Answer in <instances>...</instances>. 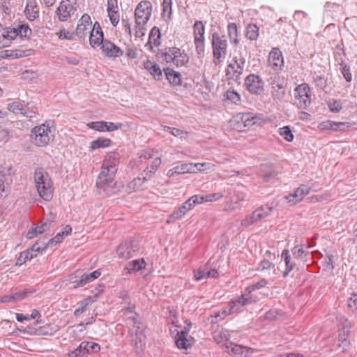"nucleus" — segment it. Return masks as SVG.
I'll use <instances>...</instances> for the list:
<instances>
[{
  "instance_id": "f257e3e1",
  "label": "nucleus",
  "mask_w": 357,
  "mask_h": 357,
  "mask_svg": "<svg viewBox=\"0 0 357 357\" xmlns=\"http://www.w3.org/2000/svg\"><path fill=\"white\" fill-rule=\"evenodd\" d=\"M123 315L126 324L130 327H132L130 328V334L132 342L135 347V351L140 354L145 348L146 343L144 327L140 321L139 316L133 311L132 307H128L125 310Z\"/></svg>"
},
{
  "instance_id": "f03ea898",
  "label": "nucleus",
  "mask_w": 357,
  "mask_h": 357,
  "mask_svg": "<svg viewBox=\"0 0 357 357\" xmlns=\"http://www.w3.org/2000/svg\"><path fill=\"white\" fill-rule=\"evenodd\" d=\"M31 139L38 147H44L50 144L54 137L50 122L45 123L33 127L31 130Z\"/></svg>"
},
{
  "instance_id": "7ed1b4c3",
  "label": "nucleus",
  "mask_w": 357,
  "mask_h": 357,
  "mask_svg": "<svg viewBox=\"0 0 357 357\" xmlns=\"http://www.w3.org/2000/svg\"><path fill=\"white\" fill-rule=\"evenodd\" d=\"M119 164V158L115 153H109L105 158V167L110 168V173L105 174V171H101L96 181V186L104 190L106 187L109 186L114 180V177L117 171V165Z\"/></svg>"
},
{
  "instance_id": "20e7f679",
  "label": "nucleus",
  "mask_w": 357,
  "mask_h": 357,
  "mask_svg": "<svg viewBox=\"0 0 357 357\" xmlns=\"http://www.w3.org/2000/svg\"><path fill=\"white\" fill-rule=\"evenodd\" d=\"M36 190L44 200L49 201L53 197L52 182L48 174L43 169H38L34 174Z\"/></svg>"
},
{
  "instance_id": "39448f33",
  "label": "nucleus",
  "mask_w": 357,
  "mask_h": 357,
  "mask_svg": "<svg viewBox=\"0 0 357 357\" xmlns=\"http://www.w3.org/2000/svg\"><path fill=\"white\" fill-rule=\"evenodd\" d=\"M213 61L215 65L222 63L226 58L228 49V41L225 35L214 32L211 37Z\"/></svg>"
},
{
  "instance_id": "423d86ee",
  "label": "nucleus",
  "mask_w": 357,
  "mask_h": 357,
  "mask_svg": "<svg viewBox=\"0 0 357 357\" xmlns=\"http://www.w3.org/2000/svg\"><path fill=\"white\" fill-rule=\"evenodd\" d=\"M245 58L238 53L231 59L226 69V76L228 79L237 81L244 72Z\"/></svg>"
},
{
  "instance_id": "0eeeda50",
  "label": "nucleus",
  "mask_w": 357,
  "mask_h": 357,
  "mask_svg": "<svg viewBox=\"0 0 357 357\" xmlns=\"http://www.w3.org/2000/svg\"><path fill=\"white\" fill-rule=\"evenodd\" d=\"M162 58L166 63H172L176 67L184 66L189 61V57L185 51L176 47L166 49Z\"/></svg>"
},
{
  "instance_id": "6e6552de",
  "label": "nucleus",
  "mask_w": 357,
  "mask_h": 357,
  "mask_svg": "<svg viewBox=\"0 0 357 357\" xmlns=\"http://www.w3.org/2000/svg\"><path fill=\"white\" fill-rule=\"evenodd\" d=\"M193 37L196 53L199 57H202L205 50V26L202 21H195L193 25Z\"/></svg>"
},
{
  "instance_id": "1a4fd4ad",
  "label": "nucleus",
  "mask_w": 357,
  "mask_h": 357,
  "mask_svg": "<svg viewBox=\"0 0 357 357\" xmlns=\"http://www.w3.org/2000/svg\"><path fill=\"white\" fill-rule=\"evenodd\" d=\"M312 92L307 84L298 85L294 90L295 104L300 109H307L311 104Z\"/></svg>"
},
{
  "instance_id": "9d476101",
  "label": "nucleus",
  "mask_w": 357,
  "mask_h": 357,
  "mask_svg": "<svg viewBox=\"0 0 357 357\" xmlns=\"http://www.w3.org/2000/svg\"><path fill=\"white\" fill-rule=\"evenodd\" d=\"M152 13V4L149 1L139 3L135 10V24L146 25L150 20Z\"/></svg>"
},
{
  "instance_id": "9b49d317",
  "label": "nucleus",
  "mask_w": 357,
  "mask_h": 357,
  "mask_svg": "<svg viewBox=\"0 0 357 357\" xmlns=\"http://www.w3.org/2000/svg\"><path fill=\"white\" fill-rule=\"evenodd\" d=\"M257 301L256 298L252 295L247 294L245 290L244 292L240 296L229 301L228 306L230 312L235 313L240 312L243 306L252 304Z\"/></svg>"
},
{
  "instance_id": "f8f14e48",
  "label": "nucleus",
  "mask_w": 357,
  "mask_h": 357,
  "mask_svg": "<svg viewBox=\"0 0 357 357\" xmlns=\"http://www.w3.org/2000/svg\"><path fill=\"white\" fill-rule=\"evenodd\" d=\"M76 10L73 2L70 0H62L56 8V13L59 21L66 22L75 14Z\"/></svg>"
},
{
  "instance_id": "ddd939ff",
  "label": "nucleus",
  "mask_w": 357,
  "mask_h": 357,
  "mask_svg": "<svg viewBox=\"0 0 357 357\" xmlns=\"http://www.w3.org/2000/svg\"><path fill=\"white\" fill-rule=\"evenodd\" d=\"M245 86L252 94L259 95L264 91V83L259 76L250 74L245 79Z\"/></svg>"
},
{
  "instance_id": "4468645a",
  "label": "nucleus",
  "mask_w": 357,
  "mask_h": 357,
  "mask_svg": "<svg viewBox=\"0 0 357 357\" xmlns=\"http://www.w3.org/2000/svg\"><path fill=\"white\" fill-rule=\"evenodd\" d=\"M11 183L12 168L10 167H3L0 171V198L8 195Z\"/></svg>"
},
{
  "instance_id": "2eb2a0df",
  "label": "nucleus",
  "mask_w": 357,
  "mask_h": 357,
  "mask_svg": "<svg viewBox=\"0 0 357 357\" xmlns=\"http://www.w3.org/2000/svg\"><path fill=\"white\" fill-rule=\"evenodd\" d=\"M92 22L90 15L84 14L81 19L79 20L75 30V36H77L80 39H84L86 37L88 33L91 31Z\"/></svg>"
},
{
  "instance_id": "dca6fc26",
  "label": "nucleus",
  "mask_w": 357,
  "mask_h": 357,
  "mask_svg": "<svg viewBox=\"0 0 357 357\" xmlns=\"http://www.w3.org/2000/svg\"><path fill=\"white\" fill-rule=\"evenodd\" d=\"M268 66L274 70H281L284 66V60L281 51L273 47L269 53L268 58Z\"/></svg>"
},
{
  "instance_id": "f3484780",
  "label": "nucleus",
  "mask_w": 357,
  "mask_h": 357,
  "mask_svg": "<svg viewBox=\"0 0 357 357\" xmlns=\"http://www.w3.org/2000/svg\"><path fill=\"white\" fill-rule=\"evenodd\" d=\"M138 250L137 243L134 241H130L119 245L116 250V253L121 258L129 259L133 257Z\"/></svg>"
},
{
  "instance_id": "a211bd4d",
  "label": "nucleus",
  "mask_w": 357,
  "mask_h": 357,
  "mask_svg": "<svg viewBox=\"0 0 357 357\" xmlns=\"http://www.w3.org/2000/svg\"><path fill=\"white\" fill-rule=\"evenodd\" d=\"M101 50L105 56L116 58L123 55V51L109 40H105L101 45Z\"/></svg>"
},
{
  "instance_id": "6ab92c4d",
  "label": "nucleus",
  "mask_w": 357,
  "mask_h": 357,
  "mask_svg": "<svg viewBox=\"0 0 357 357\" xmlns=\"http://www.w3.org/2000/svg\"><path fill=\"white\" fill-rule=\"evenodd\" d=\"M104 42L102 29L99 23L96 22L90 33L89 43L91 47H96V46L102 45Z\"/></svg>"
},
{
  "instance_id": "aec40b11",
  "label": "nucleus",
  "mask_w": 357,
  "mask_h": 357,
  "mask_svg": "<svg viewBox=\"0 0 357 357\" xmlns=\"http://www.w3.org/2000/svg\"><path fill=\"white\" fill-rule=\"evenodd\" d=\"M271 94L275 100H282L285 96L284 86L277 77L271 78Z\"/></svg>"
},
{
  "instance_id": "412c9836",
  "label": "nucleus",
  "mask_w": 357,
  "mask_h": 357,
  "mask_svg": "<svg viewBox=\"0 0 357 357\" xmlns=\"http://www.w3.org/2000/svg\"><path fill=\"white\" fill-rule=\"evenodd\" d=\"M257 270L263 273L264 276L274 279L278 275L275 265L268 260L264 259L258 265Z\"/></svg>"
},
{
  "instance_id": "4be33fe9",
  "label": "nucleus",
  "mask_w": 357,
  "mask_h": 357,
  "mask_svg": "<svg viewBox=\"0 0 357 357\" xmlns=\"http://www.w3.org/2000/svg\"><path fill=\"white\" fill-rule=\"evenodd\" d=\"M310 192V188L305 186L301 185L292 194H290L289 196H286L285 198L289 203L291 205H294L298 202L301 201L304 196L309 194Z\"/></svg>"
},
{
  "instance_id": "5701e85b",
  "label": "nucleus",
  "mask_w": 357,
  "mask_h": 357,
  "mask_svg": "<svg viewBox=\"0 0 357 357\" xmlns=\"http://www.w3.org/2000/svg\"><path fill=\"white\" fill-rule=\"evenodd\" d=\"M97 291L98 292L95 294V298H92L91 296H89L88 298L79 303V307H77L74 312V315L75 317H78L84 312L86 310V307L93 303L96 300V298L98 297V294L102 292L103 287L100 285L98 287Z\"/></svg>"
},
{
  "instance_id": "b1692460",
  "label": "nucleus",
  "mask_w": 357,
  "mask_h": 357,
  "mask_svg": "<svg viewBox=\"0 0 357 357\" xmlns=\"http://www.w3.org/2000/svg\"><path fill=\"white\" fill-rule=\"evenodd\" d=\"M144 68L156 80H160L162 78V72L160 66L154 61L146 60L144 62Z\"/></svg>"
},
{
  "instance_id": "393cba45",
  "label": "nucleus",
  "mask_w": 357,
  "mask_h": 357,
  "mask_svg": "<svg viewBox=\"0 0 357 357\" xmlns=\"http://www.w3.org/2000/svg\"><path fill=\"white\" fill-rule=\"evenodd\" d=\"M79 350L85 357L87 355L98 353L100 351V346L93 342L84 341L79 344Z\"/></svg>"
},
{
  "instance_id": "a878e982",
  "label": "nucleus",
  "mask_w": 357,
  "mask_h": 357,
  "mask_svg": "<svg viewBox=\"0 0 357 357\" xmlns=\"http://www.w3.org/2000/svg\"><path fill=\"white\" fill-rule=\"evenodd\" d=\"M195 340L192 336L185 337L183 333H177L175 337L176 347L179 349H188L194 344Z\"/></svg>"
},
{
  "instance_id": "bb28decb",
  "label": "nucleus",
  "mask_w": 357,
  "mask_h": 357,
  "mask_svg": "<svg viewBox=\"0 0 357 357\" xmlns=\"http://www.w3.org/2000/svg\"><path fill=\"white\" fill-rule=\"evenodd\" d=\"M227 34L231 45H237L239 44V31L236 23L231 22L228 24Z\"/></svg>"
},
{
  "instance_id": "cd10ccee",
  "label": "nucleus",
  "mask_w": 357,
  "mask_h": 357,
  "mask_svg": "<svg viewBox=\"0 0 357 357\" xmlns=\"http://www.w3.org/2000/svg\"><path fill=\"white\" fill-rule=\"evenodd\" d=\"M47 248V245H44L40 247L37 243L31 246L30 249H28L22 252H21V257L24 259L26 261L27 260L31 259L37 256V254L43 250H45Z\"/></svg>"
},
{
  "instance_id": "c85d7f7f",
  "label": "nucleus",
  "mask_w": 357,
  "mask_h": 357,
  "mask_svg": "<svg viewBox=\"0 0 357 357\" xmlns=\"http://www.w3.org/2000/svg\"><path fill=\"white\" fill-rule=\"evenodd\" d=\"M164 73L167 79L171 84L179 85L181 83V75L180 73L174 70L172 68H164Z\"/></svg>"
},
{
  "instance_id": "c756f323",
  "label": "nucleus",
  "mask_w": 357,
  "mask_h": 357,
  "mask_svg": "<svg viewBox=\"0 0 357 357\" xmlns=\"http://www.w3.org/2000/svg\"><path fill=\"white\" fill-rule=\"evenodd\" d=\"M160 29L154 26L151 29L149 37V41L146 45H149L150 48L152 49L153 47H158L160 44Z\"/></svg>"
},
{
  "instance_id": "7c9ffc66",
  "label": "nucleus",
  "mask_w": 357,
  "mask_h": 357,
  "mask_svg": "<svg viewBox=\"0 0 357 357\" xmlns=\"http://www.w3.org/2000/svg\"><path fill=\"white\" fill-rule=\"evenodd\" d=\"M36 8V2L34 0H29L26 5L24 10L25 14L28 20L32 21L38 17V11L35 10Z\"/></svg>"
},
{
  "instance_id": "2f4dec72",
  "label": "nucleus",
  "mask_w": 357,
  "mask_h": 357,
  "mask_svg": "<svg viewBox=\"0 0 357 357\" xmlns=\"http://www.w3.org/2000/svg\"><path fill=\"white\" fill-rule=\"evenodd\" d=\"M142 176V177H137L129 183L128 188L130 191H137L143 189L144 183L149 179V177L144 175Z\"/></svg>"
},
{
  "instance_id": "473e14b6",
  "label": "nucleus",
  "mask_w": 357,
  "mask_h": 357,
  "mask_svg": "<svg viewBox=\"0 0 357 357\" xmlns=\"http://www.w3.org/2000/svg\"><path fill=\"white\" fill-rule=\"evenodd\" d=\"M71 231L72 227L70 225H66L62 229L61 231H59L54 238L49 241L46 245L61 243L63 240L64 237L69 235Z\"/></svg>"
},
{
  "instance_id": "72a5a7b5",
  "label": "nucleus",
  "mask_w": 357,
  "mask_h": 357,
  "mask_svg": "<svg viewBox=\"0 0 357 357\" xmlns=\"http://www.w3.org/2000/svg\"><path fill=\"white\" fill-rule=\"evenodd\" d=\"M161 164V160L159 157H156L154 158V160L152 161L151 164L149 165L146 169H144V172L142 174V175H144L146 177H149V179L150 180L154 174L155 173L157 169Z\"/></svg>"
},
{
  "instance_id": "f704fd0d",
  "label": "nucleus",
  "mask_w": 357,
  "mask_h": 357,
  "mask_svg": "<svg viewBox=\"0 0 357 357\" xmlns=\"http://www.w3.org/2000/svg\"><path fill=\"white\" fill-rule=\"evenodd\" d=\"M146 262L143 259H135L130 262H129L126 266V270L128 273H132L133 272L140 271L142 268H145Z\"/></svg>"
},
{
  "instance_id": "c9c22d12",
  "label": "nucleus",
  "mask_w": 357,
  "mask_h": 357,
  "mask_svg": "<svg viewBox=\"0 0 357 357\" xmlns=\"http://www.w3.org/2000/svg\"><path fill=\"white\" fill-rule=\"evenodd\" d=\"M112 141L105 137H99L90 143L89 149L91 151L100 148H107L110 146Z\"/></svg>"
},
{
  "instance_id": "e433bc0d",
  "label": "nucleus",
  "mask_w": 357,
  "mask_h": 357,
  "mask_svg": "<svg viewBox=\"0 0 357 357\" xmlns=\"http://www.w3.org/2000/svg\"><path fill=\"white\" fill-rule=\"evenodd\" d=\"M281 257L284 259L286 268L283 272V276L286 277L290 271H291L295 267L296 264L294 262H292L291 260V256L289 255L288 250H284L282 252Z\"/></svg>"
},
{
  "instance_id": "4c0bfd02",
  "label": "nucleus",
  "mask_w": 357,
  "mask_h": 357,
  "mask_svg": "<svg viewBox=\"0 0 357 357\" xmlns=\"http://www.w3.org/2000/svg\"><path fill=\"white\" fill-rule=\"evenodd\" d=\"M259 29L255 24H249L246 27L245 37L250 40H257Z\"/></svg>"
},
{
  "instance_id": "58836bf2",
  "label": "nucleus",
  "mask_w": 357,
  "mask_h": 357,
  "mask_svg": "<svg viewBox=\"0 0 357 357\" xmlns=\"http://www.w3.org/2000/svg\"><path fill=\"white\" fill-rule=\"evenodd\" d=\"M273 211V207L270 206L269 205H264L258 208H257L255 212V216L258 218V220L260 221L261 220L266 218Z\"/></svg>"
},
{
  "instance_id": "ea45409f",
  "label": "nucleus",
  "mask_w": 357,
  "mask_h": 357,
  "mask_svg": "<svg viewBox=\"0 0 357 357\" xmlns=\"http://www.w3.org/2000/svg\"><path fill=\"white\" fill-rule=\"evenodd\" d=\"M185 214L186 212L185 211V206H181L180 207L174 210V212L168 217L167 220V223L170 224L174 222L175 221L180 220Z\"/></svg>"
},
{
  "instance_id": "a19ab883",
  "label": "nucleus",
  "mask_w": 357,
  "mask_h": 357,
  "mask_svg": "<svg viewBox=\"0 0 357 357\" xmlns=\"http://www.w3.org/2000/svg\"><path fill=\"white\" fill-rule=\"evenodd\" d=\"M7 108L9 111L15 113V114H22L24 116H26L27 117H32L31 115L26 114L25 112V108L23 107V105L18 102H13L11 103H9L7 106Z\"/></svg>"
},
{
  "instance_id": "79ce46f5",
  "label": "nucleus",
  "mask_w": 357,
  "mask_h": 357,
  "mask_svg": "<svg viewBox=\"0 0 357 357\" xmlns=\"http://www.w3.org/2000/svg\"><path fill=\"white\" fill-rule=\"evenodd\" d=\"M192 166H194V169L196 170V173L197 172H213L215 170V165L209 162H198V163H192Z\"/></svg>"
},
{
  "instance_id": "37998d69",
  "label": "nucleus",
  "mask_w": 357,
  "mask_h": 357,
  "mask_svg": "<svg viewBox=\"0 0 357 357\" xmlns=\"http://www.w3.org/2000/svg\"><path fill=\"white\" fill-rule=\"evenodd\" d=\"M224 98L225 100H227L230 101L231 103L236 105L239 104L241 102L240 94L234 89L227 90L224 95Z\"/></svg>"
},
{
  "instance_id": "c03bdc74",
  "label": "nucleus",
  "mask_w": 357,
  "mask_h": 357,
  "mask_svg": "<svg viewBox=\"0 0 357 357\" xmlns=\"http://www.w3.org/2000/svg\"><path fill=\"white\" fill-rule=\"evenodd\" d=\"M175 167L178 174H183L187 173H196V170L194 169V166H192V163H183L181 165L176 166Z\"/></svg>"
},
{
  "instance_id": "a18cd8bd",
  "label": "nucleus",
  "mask_w": 357,
  "mask_h": 357,
  "mask_svg": "<svg viewBox=\"0 0 357 357\" xmlns=\"http://www.w3.org/2000/svg\"><path fill=\"white\" fill-rule=\"evenodd\" d=\"M246 192L243 190H238L234 192V196L231 198L234 203L239 206H241L246 199Z\"/></svg>"
},
{
  "instance_id": "49530a36",
  "label": "nucleus",
  "mask_w": 357,
  "mask_h": 357,
  "mask_svg": "<svg viewBox=\"0 0 357 357\" xmlns=\"http://www.w3.org/2000/svg\"><path fill=\"white\" fill-rule=\"evenodd\" d=\"M17 36L21 38H26L31 34V29L26 24H19L16 26Z\"/></svg>"
},
{
  "instance_id": "de8ad7c7",
  "label": "nucleus",
  "mask_w": 357,
  "mask_h": 357,
  "mask_svg": "<svg viewBox=\"0 0 357 357\" xmlns=\"http://www.w3.org/2000/svg\"><path fill=\"white\" fill-rule=\"evenodd\" d=\"M213 337L218 342L227 341L229 338V332L223 328L218 329L213 333Z\"/></svg>"
},
{
  "instance_id": "09e8293b",
  "label": "nucleus",
  "mask_w": 357,
  "mask_h": 357,
  "mask_svg": "<svg viewBox=\"0 0 357 357\" xmlns=\"http://www.w3.org/2000/svg\"><path fill=\"white\" fill-rule=\"evenodd\" d=\"M100 275V271L99 270H96L90 273H83L81 275V277L84 280L83 282H84V285H86L87 283H89L99 278Z\"/></svg>"
},
{
  "instance_id": "8fccbe9b",
  "label": "nucleus",
  "mask_w": 357,
  "mask_h": 357,
  "mask_svg": "<svg viewBox=\"0 0 357 357\" xmlns=\"http://www.w3.org/2000/svg\"><path fill=\"white\" fill-rule=\"evenodd\" d=\"M172 0H163L162 1V16L163 17L171 18L172 13Z\"/></svg>"
},
{
  "instance_id": "3c124183",
  "label": "nucleus",
  "mask_w": 357,
  "mask_h": 357,
  "mask_svg": "<svg viewBox=\"0 0 357 357\" xmlns=\"http://www.w3.org/2000/svg\"><path fill=\"white\" fill-rule=\"evenodd\" d=\"M267 284L268 282L265 279H261L259 282L247 287L245 290L246 291L247 294L252 295L251 294L252 291L265 287Z\"/></svg>"
},
{
  "instance_id": "603ef678",
  "label": "nucleus",
  "mask_w": 357,
  "mask_h": 357,
  "mask_svg": "<svg viewBox=\"0 0 357 357\" xmlns=\"http://www.w3.org/2000/svg\"><path fill=\"white\" fill-rule=\"evenodd\" d=\"M194 279L196 281H201L208 278L207 276V266H205L203 268H200L197 270H195L193 272Z\"/></svg>"
},
{
  "instance_id": "864d4df0",
  "label": "nucleus",
  "mask_w": 357,
  "mask_h": 357,
  "mask_svg": "<svg viewBox=\"0 0 357 357\" xmlns=\"http://www.w3.org/2000/svg\"><path fill=\"white\" fill-rule=\"evenodd\" d=\"M230 314H231V312H230L229 309V310L222 309V310H220L219 312H215L214 314L211 316V317L213 319L211 320V322L216 323V322L219 321L220 320L225 319L227 316H228Z\"/></svg>"
},
{
  "instance_id": "5fc2aeb1",
  "label": "nucleus",
  "mask_w": 357,
  "mask_h": 357,
  "mask_svg": "<svg viewBox=\"0 0 357 357\" xmlns=\"http://www.w3.org/2000/svg\"><path fill=\"white\" fill-rule=\"evenodd\" d=\"M87 127L98 132H105L106 121H93L87 123Z\"/></svg>"
},
{
  "instance_id": "6e6d98bb",
  "label": "nucleus",
  "mask_w": 357,
  "mask_h": 357,
  "mask_svg": "<svg viewBox=\"0 0 357 357\" xmlns=\"http://www.w3.org/2000/svg\"><path fill=\"white\" fill-rule=\"evenodd\" d=\"M71 284L74 289L84 286V282L81 275H79V272H76L75 275L70 276Z\"/></svg>"
},
{
  "instance_id": "4d7b16f0",
  "label": "nucleus",
  "mask_w": 357,
  "mask_h": 357,
  "mask_svg": "<svg viewBox=\"0 0 357 357\" xmlns=\"http://www.w3.org/2000/svg\"><path fill=\"white\" fill-rule=\"evenodd\" d=\"M279 134L287 142H291L294 139V135L289 126H284L279 129Z\"/></svg>"
},
{
  "instance_id": "13d9d810",
  "label": "nucleus",
  "mask_w": 357,
  "mask_h": 357,
  "mask_svg": "<svg viewBox=\"0 0 357 357\" xmlns=\"http://www.w3.org/2000/svg\"><path fill=\"white\" fill-rule=\"evenodd\" d=\"M59 39H66L68 40H73L75 38V34L73 32H70L65 30L64 29H61L59 33H56Z\"/></svg>"
},
{
  "instance_id": "bf43d9fd",
  "label": "nucleus",
  "mask_w": 357,
  "mask_h": 357,
  "mask_svg": "<svg viewBox=\"0 0 357 357\" xmlns=\"http://www.w3.org/2000/svg\"><path fill=\"white\" fill-rule=\"evenodd\" d=\"M341 72L346 81L350 82L352 79V75L349 67L346 63H341Z\"/></svg>"
},
{
  "instance_id": "052dcab7",
  "label": "nucleus",
  "mask_w": 357,
  "mask_h": 357,
  "mask_svg": "<svg viewBox=\"0 0 357 357\" xmlns=\"http://www.w3.org/2000/svg\"><path fill=\"white\" fill-rule=\"evenodd\" d=\"M293 255L296 258H303L306 255V252L303 248V245H296L291 250Z\"/></svg>"
},
{
  "instance_id": "680f3d73",
  "label": "nucleus",
  "mask_w": 357,
  "mask_h": 357,
  "mask_svg": "<svg viewBox=\"0 0 357 357\" xmlns=\"http://www.w3.org/2000/svg\"><path fill=\"white\" fill-rule=\"evenodd\" d=\"M231 352L235 356H241L245 351H247L245 347L239 344H231Z\"/></svg>"
},
{
  "instance_id": "e2e57ef3",
  "label": "nucleus",
  "mask_w": 357,
  "mask_h": 357,
  "mask_svg": "<svg viewBox=\"0 0 357 357\" xmlns=\"http://www.w3.org/2000/svg\"><path fill=\"white\" fill-rule=\"evenodd\" d=\"M330 110L333 112L337 113L342 109V103L340 100H333L328 103Z\"/></svg>"
},
{
  "instance_id": "0e129e2a",
  "label": "nucleus",
  "mask_w": 357,
  "mask_h": 357,
  "mask_svg": "<svg viewBox=\"0 0 357 357\" xmlns=\"http://www.w3.org/2000/svg\"><path fill=\"white\" fill-rule=\"evenodd\" d=\"M110 22L113 26H116L119 22L120 15L119 11H113L107 13Z\"/></svg>"
},
{
  "instance_id": "69168bd1",
  "label": "nucleus",
  "mask_w": 357,
  "mask_h": 357,
  "mask_svg": "<svg viewBox=\"0 0 357 357\" xmlns=\"http://www.w3.org/2000/svg\"><path fill=\"white\" fill-rule=\"evenodd\" d=\"M123 126V125L121 123H113L106 121V127L105 130V132H113L114 130H117L119 129L122 128Z\"/></svg>"
},
{
  "instance_id": "338daca9",
  "label": "nucleus",
  "mask_w": 357,
  "mask_h": 357,
  "mask_svg": "<svg viewBox=\"0 0 357 357\" xmlns=\"http://www.w3.org/2000/svg\"><path fill=\"white\" fill-rule=\"evenodd\" d=\"M223 197V193L217 192L204 195L205 202H215L219 200Z\"/></svg>"
},
{
  "instance_id": "774afa93",
  "label": "nucleus",
  "mask_w": 357,
  "mask_h": 357,
  "mask_svg": "<svg viewBox=\"0 0 357 357\" xmlns=\"http://www.w3.org/2000/svg\"><path fill=\"white\" fill-rule=\"evenodd\" d=\"M146 31V25L137 24L135 26V35L136 37L142 38L145 36Z\"/></svg>"
}]
</instances>
